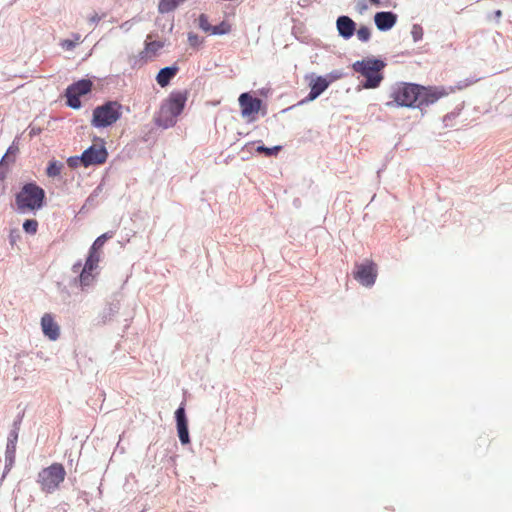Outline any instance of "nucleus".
I'll use <instances>...</instances> for the list:
<instances>
[{
	"label": "nucleus",
	"mask_w": 512,
	"mask_h": 512,
	"mask_svg": "<svg viewBox=\"0 0 512 512\" xmlns=\"http://www.w3.org/2000/svg\"><path fill=\"white\" fill-rule=\"evenodd\" d=\"M382 60L374 58H365L353 63L352 68L355 72L366 78L363 87L366 89L377 88L383 80L381 71L385 67Z\"/></svg>",
	"instance_id": "obj_1"
},
{
	"label": "nucleus",
	"mask_w": 512,
	"mask_h": 512,
	"mask_svg": "<svg viewBox=\"0 0 512 512\" xmlns=\"http://www.w3.org/2000/svg\"><path fill=\"white\" fill-rule=\"evenodd\" d=\"M391 101L387 106L414 107L419 100V85L412 83H396L389 90Z\"/></svg>",
	"instance_id": "obj_2"
},
{
	"label": "nucleus",
	"mask_w": 512,
	"mask_h": 512,
	"mask_svg": "<svg viewBox=\"0 0 512 512\" xmlns=\"http://www.w3.org/2000/svg\"><path fill=\"white\" fill-rule=\"evenodd\" d=\"M44 190L34 183L25 184L16 195V205L19 211H34L43 206Z\"/></svg>",
	"instance_id": "obj_3"
},
{
	"label": "nucleus",
	"mask_w": 512,
	"mask_h": 512,
	"mask_svg": "<svg viewBox=\"0 0 512 512\" xmlns=\"http://www.w3.org/2000/svg\"><path fill=\"white\" fill-rule=\"evenodd\" d=\"M121 115L122 105L118 101H108L93 110L91 124L96 128H105L116 123Z\"/></svg>",
	"instance_id": "obj_4"
},
{
	"label": "nucleus",
	"mask_w": 512,
	"mask_h": 512,
	"mask_svg": "<svg viewBox=\"0 0 512 512\" xmlns=\"http://www.w3.org/2000/svg\"><path fill=\"white\" fill-rule=\"evenodd\" d=\"M65 476L64 466L60 463H53L38 473L37 482L43 492L51 494L59 488Z\"/></svg>",
	"instance_id": "obj_5"
},
{
	"label": "nucleus",
	"mask_w": 512,
	"mask_h": 512,
	"mask_svg": "<svg viewBox=\"0 0 512 512\" xmlns=\"http://www.w3.org/2000/svg\"><path fill=\"white\" fill-rule=\"evenodd\" d=\"M239 105L241 108V115L248 122H253L257 119V114L261 109L262 100L253 97L249 93H242L239 96Z\"/></svg>",
	"instance_id": "obj_6"
},
{
	"label": "nucleus",
	"mask_w": 512,
	"mask_h": 512,
	"mask_svg": "<svg viewBox=\"0 0 512 512\" xmlns=\"http://www.w3.org/2000/svg\"><path fill=\"white\" fill-rule=\"evenodd\" d=\"M92 82L90 80L82 79L70 85L66 90L67 104L71 108L78 109L81 106L80 96L85 95L91 91Z\"/></svg>",
	"instance_id": "obj_7"
},
{
	"label": "nucleus",
	"mask_w": 512,
	"mask_h": 512,
	"mask_svg": "<svg viewBox=\"0 0 512 512\" xmlns=\"http://www.w3.org/2000/svg\"><path fill=\"white\" fill-rule=\"evenodd\" d=\"M108 152L104 145H92L81 155V164L84 167L100 165L106 162Z\"/></svg>",
	"instance_id": "obj_8"
},
{
	"label": "nucleus",
	"mask_w": 512,
	"mask_h": 512,
	"mask_svg": "<svg viewBox=\"0 0 512 512\" xmlns=\"http://www.w3.org/2000/svg\"><path fill=\"white\" fill-rule=\"evenodd\" d=\"M377 277L376 265L372 261L366 263L357 264L354 272V278L363 286H372Z\"/></svg>",
	"instance_id": "obj_9"
},
{
	"label": "nucleus",
	"mask_w": 512,
	"mask_h": 512,
	"mask_svg": "<svg viewBox=\"0 0 512 512\" xmlns=\"http://www.w3.org/2000/svg\"><path fill=\"white\" fill-rule=\"evenodd\" d=\"M446 95L447 93L444 89L419 85V100H417V106H428Z\"/></svg>",
	"instance_id": "obj_10"
},
{
	"label": "nucleus",
	"mask_w": 512,
	"mask_h": 512,
	"mask_svg": "<svg viewBox=\"0 0 512 512\" xmlns=\"http://www.w3.org/2000/svg\"><path fill=\"white\" fill-rule=\"evenodd\" d=\"M187 101V95L186 93L182 92H176L172 93L167 100L164 109L167 110V112L173 116L177 117L180 115L185 107V103Z\"/></svg>",
	"instance_id": "obj_11"
},
{
	"label": "nucleus",
	"mask_w": 512,
	"mask_h": 512,
	"mask_svg": "<svg viewBox=\"0 0 512 512\" xmlns=\"http://www.w3.org/2000/svg\"><path fill=\"white\" fill-rule=\"evenodd\" d=\"M41 328L43 334L51 341H56L60 337V326L50 313H45L42 316Z\"/></svg>",
	"instance_id": "obj_12"
},
{
	"label": "nucleus",
	"mask_w": 512,
	"mask_h": 512,
	"mask_svg": "<svg viewBox=\"0 0 512 512\" xmlns=\"http://www.w3.org/2000/svg\"><path fill=\"white\" fill-rule=\"evenodd\" d=\"M330 81H328L325 77L317 76L314 77V75L310 76V92L308 96L306 97L305 101H313L318 96H320L329 86Z\"/></svg>",
	"instance_id": "obj_13"
},
{
	"label": "nucleus",
	"mask_w": 512,
	"mask_h": 512,
	"mask_svg": "<svg viewBox=\"0 0 512 512\" xmlns=\"http://www.w3.org/2000/svg\"><path fill=\"white\" fill-rule=\"evenodd\" d=\"M176 422H177V431L180 442L185 445L190 442L189 432H188V421L185 415L184 407H179L175 412Z\"/></svg>",
	"instance_id": "obj_14"
},
{
	"label": "nucleus",
	"mask_w": 512,
	"mask_h": 512,
	"mask_svg": "<svg viewBox=\"0 0 512 512\" xmlns=\"http://www.w3.org/2000/svg\"><path fill=\"white\" fill-rule=\"evenodd\" d=\"M374 21L379 30L386 31L395 25L397 15L392 12H378L374 16Z\"/></svg>",
	"instance_id": "obj_15"
},
{
	"label": "nucleus",
	"mask_w": 512,
	"mask_h": 512,
	"mask_svg": "<svg viewBox=\"0 0 512 512\" xmlns=\"http://www.w3.org/2000/svg\"><path fill=\"white\" fill-rule=\"evenodd\" d=\"M336 25L339 34L345 39L352 37L356 29L355 22L348 16L338 17Z\"/></svg>",
	"instance_id": "obj_16"
},
{
	"label": "nucleus",
	"mask_w": 512,
	"mask_h": 512,
	"mask_svg": "<svg viewBox=\"0 0 512 512\" xmlns=\"http://www.w3.org/2000/svg\"><path fill=\"white\" fill-rule=\"evenodd\" d=\"M178 67H165L162 68L157 74L156 81L161 87L169 84L170 80L177 74Z\"/></svg>",
	"instance_id": "obj_17"
},
{
	"label": "nucleus",
	"mask_w": 512,
	"mask_h": 512,
	"mask_svg": "<svg viewBox=\"0 0 512 512\" xmlns=\"http://www.w3.org/2000/svg\"><path fill=\"white\" fill-rule=\"evenodd\" d=\"M100 261V255L97 251L90 250L88 258L86 259L84 269L93 271L98 267Z\"/></svg>",
	"instance_id": "obj_18"
},
{
	"label": "nucleus",
	"mask_w": 512,
	"mask_h": 512,
	"mask_svg": "<svg viewBox=\"0 0 512 512\" xmlns=\"http://www.w3.org/2000/svg\"><path fill=\"white\" fill-rule=\"evenodd\" d=\"M63 169V164L58 161H50L48 167L46 169V174L48 177H57L61 174Z\"/></svg>",
	"instance_id": "obj_19"
},
{
	"label": "nucleus",
	"mask_w": 512,
	"mask_h": 512,
	"mask_svg": "<svg viewBox=\"0 0 512 512\" xmlns=\"http://www.w3.org/2000/svg\"><path fill=\"white\" fill-rule=\"evenodd\" d=\"M94 280V276L92 275V271L84 269L82 270L79 276L80 285L84 288L90 286Z\"/></svg>",
	"instance_id": "obj_20"
},
{
	"label": "nucleus",
	"mask_w": 512,
	"mask_h": 512,
	"mask_svg": "<svg viewBox=\"0 0 512 512\" xmlns=\"http://www.w3.org/2000/svg\"><path fill=\"white\" fill-rule=\"evenodd\" d=\"M81 41V36L79 34H74L73 39H65L61 41V47L65 50H72L79 44Z\"/></svg>",
	"instance_id": "obj_21"
},
{
	"label": "nucleus",
	"mask_w": 512,
	"mask_h": 512,
	"mask_svg": "<svg viewBox=\"0 0 512 512\" xmlns=\"http://www.w3.org/2000/svg\"><path fill=\"white\" fill-rule=\"evenodd\" d=\"M177 6L174 0H160L158 10L160 13H168L173 11Z\"/></svg>",
	"instance_id": "obj_22"
},
{
	"label": "nucleus",
	"mask_w": 512,
	"mask_h": 512,
	"mask_svg": "<svg viewBox=\"0 0 512 512\" xmlns=\"http://www.w3.org/2000/svg\"><path fill=\"white\" fill-rule=\"evenodd\" d=\"M282 149V146H274L271 148L260 145L256 148V152L264 153L266 156H274L277 155Z\"/></svg>",
	"instance_id": "obj_23"
},
{
	"label": "nucleus",
	"mask_w": 512,
	"mask_h": 512,
	"mask_svg": "<svg viewBox=\"0 0 512 512\" xmlns=\"http://www.w3.org/2000/svg\"><path fill=\"white\" fill-rule=\"evenodd\" d=\"M23 229L26 233H29V234H35L37 232V229H38V222L34 219H29V220H26L24 223H23Z\"/></svg>",
	"instance_id": "obj_24"
},
{
	"label": "nucleus",
	"mask_w": 512,
	"mask_h": 512,
	"mask_svg": "<svg viewBox=\"0 0 512 512\" xmlns=\"http://www.w3.org/2000/svg\"><path fill=\"white\" fill-rule=\"evenodd\" d=\"M163 47L160 41H146L145 50L147 53L155 54L159 49Z\"/></svg>",
	"instance_id": "obj_25"
},
{
	"label": "nucleus",
	"mask_w": 512,
	"mask_h": 512,
	"mask_svg": "<svg viewBox=\"0 0 512 512\" xmlns=\"http://www.w3.org/2000/svg\"><path fill=\"white\" fill-rule=\"evenodd\" d=\"M371 31L367 26H361L357 30V37L362 42H367L370 39Z\"/></svg>",
	"instance_id": "obj_26"
},
{
	"label": "nucleus",
	"mask_w": 512,
	"mask_h": 512,
	"mask_svg": "<svg viewBox=\"0 0 512 512\" xmlns=\"http://www.w3.org/2000/svg\"><path fill=\"white\" fill-rule=\"evenodd\" d=\"M228 32H230V25L225 22L211 28L212 34H226Z\"/></svg>",
	"instance_id": "obj_27"
},
{
	"label": "nucleus",
	"mask_w": 512,
	"mask_h": 512,
	"mask_svg": "<svg viewBox=\"0 0 512 512\" xmlns=\"http://www.w3.org/2000/svg\"><path fill=\"white\" fill-rule=\"evenodd\" d=\"M411 34H412L413 40L415 42L421 40L422 37H423L422 27L419 26V25H413L412 30H411Z\"/></svg>",
	"instance_id": "obj_28"
},
{
	"label": "nucleus",
	"mask_w": 512,
	"mask_h": 512,
	"mask_svg": "<svg viewBox=\"0 0 512 512\" xmlns=\"http://www.w3.org/2000/svg\"><path fill=\"white\" fill-rule=\"evenodd\" d=\"M107 234H102L101 236H99L93 243L92 247L90 248V250H94V251H97L98 252V249H100L103 244L105 243L106 239H107Z\"/></svg>",
	"instance_id": "obj_29"
},
{
	"label": "nucleus",
	"mask_w": 512,
	"mask_h": 512,
	"mask_svg": "<svg viewBox=\"0 0 512 512\" xmlns=\"http://www.w3.org/2000/svg\"><path fill=\"white\" fill-rule=\"evenodd\" d=\"M81 163V156L80 157H70L67 160V164L71 168H76Z\"/></svg>",
	"instance_id": "obj_30"
},
{
	"label": "nucleus",
	"mask_w": 512,
	"mask_h": 512,
	"mask_svg": "<svg viewBox=\"0 0 512 512\" xmlns=\"http://www.w3.org/2000/svg\"><path fill=\"white\" fill-rule=\"evenodd\" d=\"M206 22V18L204 15H201L200 17V25H201V28L205 31H211V28L210 26H207V23Z\"/></svg>",
	"instance_id": "obj_31"
},
{
	"label": "nucleus",
	"mask_w": 512,
	"mask_h": 512,
	"mask_svg": "<svg viewBox=\"0 0 512 512\" xmlns=\"http://www.w3.org/2000/svg\"><path fill=\"white\" fill-rule=\"evenodd\" d=\"M370 2L375 6H381L382 2L381 0H370Z\"/></svg>",
	"instance_id": "obj_32"
},
{
	"label": "nucleus",
	"mask_w": 512,
	"mask_h": 512,
	"mask_svg": "<svg viewBox=\"0 0 512 512\" xmlns=\"http://www.w3.org/2000/svg\"><path fill=\"white\" fill-rule=\"evenodd\" d=\"M90 20H91L92 22H97V21H99V20H100V18H99V16H98L97 14H94V15L90 18Z\"/></svg>",
	"instance_id": "obj_33"
},
{
	"label": "nucleus",
	"mask_w": 512,
	"mask_h": 512,
	"mask_svg": "<svg viewBox=\"0 0 512 512\" xmlns=\"http://www.w3.org/2000/svg\"><path fill=\"white\" fill-rule=\"evenodd\" d=\"M175 1V5L178 6L181 2H183L184 0H174Z\"/></svg>",
	"instance_id": "obj_34"
},
{
	"label": "nucleus",
	"mask_w": 512,
	"mask_h": 512,
	"mask_svg": "<svg viewBox=\"0 0 512 512\" xmlns=\"http://www.w3.org/2000/svg\"><path fill=\"white\" fill-rule=\"evenodd\" d=\"M497 16H500L501 15V11H497Z\"/></svg>",
	"instance_id": "obj_35"
},
{
	"label": "nucleus",
	"mask_w": 512,
	"mask_h": 512,
	"mask_svg": "<svg viewBox=\"0 0 512 512\" xmlns=\"http://www.w3.org/2000/svg\"><path fill=\"white\" fill-rule=\"evenodd\" d=\"M14 450H15V445L13 444L12 445V452H14Z\"/></svg>",
	"instance_id": "obj_36"
}]
</instances>
